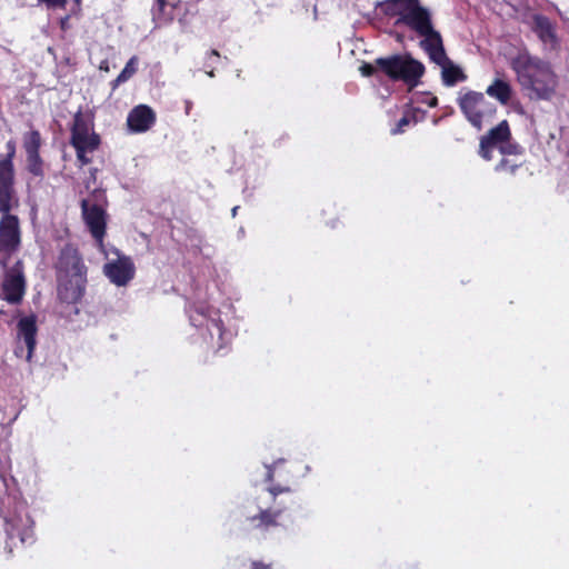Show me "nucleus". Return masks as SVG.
Segmentation results:
<instances>
[{
	"instance_id": "1",
	"label": "nucleus",
	"mask_w": 569,
	"mask_h": 569,
	"mask_svg": "<svg viewBox=\"0 0 569 569\" xmlns=\"http://www.w3.org/2000/svg\"><path fill=\"white\" fill-rule=\"evenodd\" d=\"M510 68L531 100L549 101L556 94L558 77L549 62L528 52H520L511 60Z\"/></svg>"
},
{
	"instance_id": "2",
	"label": "nucleus",
	"mask_w": 569,
	"mask_h": 569,
	"mask_svg": "<svg viewBox=\"0 0 569 569\" xmlns=\"http://www.w3.org/2000/svg\"><path fill=\"white\" fill-rule=\"evenodd\" d=\"M363 77L386 76L393 82L402 81L409 89L416 88L426 72L423 63L410 54L380 57L373 62H363L359 68Z\"/></svg>"
},
{
	"instance_id": "3",
	"label": "nucleus",
	"mask_w": 569,
	"mask_h": 569,
	"mask_svg": "<svg viewBox=\"0 0 569 569\" xmlns=\"http://www.w3.org/2000/svg\"><path fill=\"white\" fill-rule=\"evenodd\" d=\"M385 11L398 16V22L427 39L438 31L433 29L430 11L419 0H386Z\"/></svg>"
},
{
	"instance_id": "4",
	"label": "nucleus",
	"mask_w": 569,
	"mask_h": 569,
	"mask_svg": "<svg viewBox=\"0 0 569 569\" xmlns=\"http://www.w3.org/2000/svg\"><path fill=\"white\" fill-rule=\"evenodd\" d=\"M54 268L58 273L78 279L76 286L66 288V292L61 293V298L72 303L80 301L83 297L84 284L87 282V267L76 244L66 243L60 249Z\"/></svg>"
},
{
	"instance_id": "5",
	"label": "nucleus",
	"mask_w": 569,
	"mask_h": 569,
	"mask_svg": "<svg viewBox=\"0 0 569 569\" xmlns=\"http://www.w3.org/2000/svg\"><path fill=\"white\" fill-rule=\"evenodd\" d=\"M458 106L468 122L480 131L485 123L492 121L497 107L488 101L482 92L469 90L457 99Z\"/></svg>"
},
{
	"instance_id": "6",
	"label": "nucleus",
	"mask_w": 569,
	"mask_h": 569,
	"mask_svg": "<svg viewBox=\"0 0 569 569\" xmlns=\"http://www.w3.org/2000/svg\"><path fill=\"white\" fill-rule=\"evenodd\" d=\"M187 311L191 325L196 328L206 327L211 339L217 337V348H223L226 329L220 311L204 301L189 305Z\"/></svg>"
},
{
	"instance_id": "7",
	"label": "nucleus",
	"mask_w": 569,
	"mask_h": 569,
	"mask_svg": "<svg viewBox=\"0 0 569 569\" xmlns=\"http://www.w3.org/2000/svg\"><path fill=\"white\" fill-rule=\"evenodd\" d=\"M22 246L19 217H0V267L7 268Z\"/></svg>"
},
{
	"instance_id": "8",
	"label": "nucleus",
	"mask_w": 569,
	"mask_h": 569,
	"mask_svg": "<svg viewBox=\"0 0 569 569\" xmlns=\"http://www.w3.org/2000/svg\"><path fill=\"white\" fill-rule=\"evenodd\" d=\"M3 280L0 286V298L8 303L19 305L26 293V277L22 260H17L13 266L1 268Z\"/></svg>"
},
{
	"instance_id": "9",
	"label": "nucleus",
	"mask_w": 569,
	"mask_h": 569,
	"mask_svg": "<svg viewBox=\"0 0 569 569\" xmlns=\"http://www.w3.org/2000/svg\"><path fill=\"white\" fill-rule=\"evenodd\" d=\"M4 531L7 535L4 550L8 556H11L13 548L17 547L16 540L23 546L31 543L34 540L33 535V522L30 517H21L20 515H13L4 518Z\"/></svg>"
},
{
	"instance_id": "10",
	"label": "nucleus",
	"mask_w": 569,
	"mask_h": 569,
	"mask_svg": "<svg viewBox=\"0 0 569 569\" xmlns=\"http://www.w3.org/2000/svg\"><path fill=\"white\" fill-rule=\"evenodd\" d=\"M43 139L39 130L32 129L22 136V148L26 152V169L37 178L44 177V160L40 154Z\"/></svg>"
},
{
	"instance_id": "11",
	"label": "nucleus",
	"mask_w": 569,
	"mask_h": 569,
	"mask_svg": "<svg viewBox=\"0 0 569 569\" xmlns=\"http://www.w3.org/2000/svg\"><path fill=\"white\" fill-rule=\"evenodd\" d=\"M81 210L91 236L99 244H102L107 229L106 210L97 203H90L87 199L81 200Z\"/></svg>"
},
{
	"instance_id": "12",
	"label": "nucleus",
	"mask_w": 569,
	"mask_h": 569,
	"mask_svg": "<svg viewBox=\"0 0 569 569\" xmlns=\"http://www.w3.org/2000/svg\"><path fill=\"white\" fill-rule=\"evenodd\" d=\"M104 274L118 287L127 286L136 274V267L130 257L123 256L103 267Z\"/></svg>"
},
{
	"instance_id": "13",
	"label": "nucleus",
	"mask_w": 569,
	"mask_h": 569,
	"mask_svg": "<svg viewBox=\"0 0 569 569\" xmlns=\"http://www.w3.org/2000/svg\"><path fill=\"white\" fill-rule=\"evenodd\" d=\"M14 183L16 173L0 172V217H18L12 213L19 207Z\"/></svg>"
},
{
	"instance_id": "14",
	"label": "nucleus",
	"mask_w": 569,
	"mask_h": 569,
	"mask_svg": "<svg viewBox=\"0 0 569 569\" xmlns=\"http://www.w3.org/2000/svg\"><path fill=\"white\" fill-rule=\"evenodd\" d=\"M18 338L23 340L26 350V360L32 359L37 346V317L34 315L22 317L17 325Z\"/></svg>"
},
{
	"instance_id": "15",
	"label": "nucleus",
	"mask_w": 569,
	"mask_h": 569,
	"mask_svg": "<svg viewBox=\"0 0 569 569\" xmlns=\"http://www.w3.org/2000/svg\"><path fill=\"white\" fill-rule=\"evenodd\" d=\"M156 122L154 111L147 104L134 107L128 114L127 124L133 132H146Z\"/></svg>"
},
{
	"instance_id": "16",
	"label": "nucleus",
	"mask_w": 569,
	"mask_h": 569,
	"mask_svg": "<svg viewBox=\"0 0 569 569\" xmlns=\"http://www.w3.org/2000/svg\"><path fill=\"white\" fill-rule=\"evenodd\" d=\"M531 30L543 44L550 46L552 49L558 47L559 41L556 32V26L548 17L539 13L533 14Z\"/></svg>"
},
{
	"instance_id": "17",
	"label": "nucleus",
	"mask_w": 569,
	"mask_h": 569,
	"mask_svg": "<svg viewBox=\"0 0 569 569\" xmlns=\"http://www.w3.org/2000/svg\"><path fill=\"white\" fill-rule=\"evenodd\" d=\"M70 144L74 148L77 160L82 167L92 162V158L89 157L88 153H92L99 149L101 138L97 132L92 131L91 134L80 137L79 140L70 139Z\"/></svg>"
},
{
	"instance_id": "18",
	"label": "nucleus",
	"mask_w": 569,
	"mask_h": 569,
	"mask_svg": "<svg viewBox=\"0 0 569 569\" xmlns=\"http://www.w3.org/2000/svg\"><path fill=\"white\" fill-rule=\"evenodd\" d=\"M282 512V509H260L257 515L248 517V521L251 523L253 529L259 530L262 533H267L271 529L282 526L280 521Z\"/></svg>"
},
{
	"instance_id": "19",
	"label": "nucleus",
	"mask_w": 569,
	"mask_h": 569,
	"mask_svg": "<svg viewBox=\"0 0 569 569\" xmlns=\"http://www.w3.org/2000/svg\"><path fill=\"white\" fill-rule=\"evenodd\" d=\"M420 47L428 53L430 60L441 68L451 61L446 53L441 34L439 32L433 36L422 39Z\"/></svg>"
},
{
	"instance_id": "20",
	"label": "nucleus",
	"mask_w": 569,
	"mask_h": 569,
	"mask_svg": "<svg viewBox=\"0 0 569 569\" xmlns=\"http://www.w3.org/2000/svg\"><path fill=\"white\" fill-rule=\"evenodd\" d=\"M486 93L495 98L501 104L506 106L512 98V87L509 81L496 78L490 86L487 87Z\"/></svg>"
},
{
	"instance_id": "21",
	"label": "nucleus",
	"mask_w": 569,
	"mask_h": 569,
	"mask_svg": "<svg viewBox=\"0 0 569 569\" xmlns=\"http://www.w3.org/2000/svg\"><path fill=\"white\" fill-rule=\"evenodd\" d=\"M495 147L510 141L511 131L507 120H502L496 127L491 128L485 136L481 137Z\"/></svg>"
},
{
	"instance_id": "22",
	"label": "nucleus",
	"mask_w": 569,
	"mask_h": 569,
	"mask_svg": "<svg viewBox=\"0 0 569 569\" xmlns=\"http://www.w3.org/2000/svg\"><path fill=\"white\" fill-rule=\"evenodd\" d=\"M93 131V122L78 111L73 117V124L70 129V139L79 140L80 137L89 136Z\"/></svg>"
},
{
	"instance_id": "23",
	"label": "nucleus",
	"mask_w": 569,
	"mask_h": 569,
	"mask_svg": "<svg viewBox=\"0 0 569 569\" xmlns=\"http://www.w3.org/2000/svg\"><path fill=\"white\" fill-rule=\"evenodd\" d=\"M441 79L446 87H452L458 82L465 81L467 76L460 67L456 66L452 61H449L441 68Z\"/></svg>"
},
{
	"instance_id": "24",
	"label": "nucleus",
	"mask_w": 569,
	"mask_h": 569,
	"mask_svg": "<svg viewBox=\"0 0 569 569\" xmlns=\"http://www.w3.org/2000/svg\"><path fill=\"white\" fill-rule=\"evenodd\" d=\"M279 462H276L273 465L267 466V473H266V481L271 483L267 490L272 496L273 502L276 501V498L286 492H290L291 489L288 485H280V483H273L274 477L277 471L279 470Z\"/></svg>"
},
{
	"instance_id": "25",
	"label": "nucleus",
	"mask_w": 569,
	"mask_h": 569,
	"mask_svg": "<svg viewBox=\"0 0 569 569\" xmlns=\"http://www.w3.org/2000/svg\"><path fill=\"white\" fill-rule=\"evenodd\" d=\"M139 59L137 56H132L128 62L126 63L122 71L118 74V77L111 81L112 90L117 89L121 83L128 81L138 70Z\"/></svg>"
},
{
	"instance_id": "26",
	"label": "nucleus",
	"mask_w": 569,
	"mask_h": 569,
	"mask_svg": "<svg viewBox=\"0 0 569 569\" xmlns=\"http://www.w3.org/2000/svg\"><path fill=\"white\" fill-rule=\"evenodd\" d=\"M7 153L6 156L0 159V172L3 173H16L14 172V164L13 159L16 157V141L10 139L6 143Z\"/></svg>"
},
{
	"instance_id": "27",
	"label": "nucleus",
	"mask_w": 569,
	"mask_h": 569,
	"mask_svg": "<svg viewBox=\"0 0 569 569\" xmlns=\"http://www.w3.org/2000/svg\"><path fill=\"white\" fill-rule=\"evenodd\" d=\"M521 167V163L513 162L507 158H502L495 167L496 172L516 174L517 170Z\"/></svg>"
},
{
	"instance_id": "28",
	"label": "nucleus",
	"mask_w": 569,
	"mask_h": 569,
	"mask_svg": "<svg viewBox=\"0 0 569 569\" xmlns=\"http://www.w3.org/2000/svg\"><path fill=\"white\" fill-rule=\"evenodd\" d=\"M493 148L495 146L493 144H490L488 141H486L485 139L480 138V143H479V156L486 160V161H490L492 159V151H493Z\"/></svg>"
},
{
	"instance_id": "29",
	"label": "nucleus",
	"mask_w": 569,
	"mask_h": 569,
	"mask_svg": "<svg viewBox=\"0 0 569 569\" xmlns=\"http://www.w3.org/2000/svg\"><path fill=\"white\" fill-rule=\"evenodd\" d=\"M502 154H521L522 148L518 143L505 142L499 147Z\"/></svg>"
},
{
	"instance_id": "30",
	"label": "nucleus",
	"mask_w": 569,
	"mask_h": 569,
	"mask_svg": "<svg viewBox=\"0 0 569 569\" xmlns=\"http://www.w3.org/2000/svg\"><path fill=\"white\" fill-rule=\"evenodd\" d=\"M412 120H413L412 117L405 114L403 117H401L398 120L396 127L391 130V133L398 134V133L403 132L405 127L409 126Z\"/></svg>"
},
{
	"instance_id": "31",
	"label": "nucleus",
	"mask_w": 569,
	"mask_h": 569,
	"mask_svg": "<svg viewBox=\"0 0 569 569\" xmlns=\"http://www.w3.org/2000/svg\"><path fill=\"white\" fill-rule=\"evenodd\" d=\"M249 569H273V562H264L262 560H251Z\"/></svg>"
},
{
	"instance_id": "32",
	"label": "nucleus",
	"mask_w": 569,
	"mask_h": 569,
	"mask_svg": "<svg viewBox=\"0 0 569 569\" xmlns=\"http://www.w3.org/2000/svg\"><path fill=\"white\" fill-rule=\"evenodd\" d=\"M39 1L44 2L47 6L52 7V8L64 7V4L67 3V0H39Z\"/></svg>"
},
{
	"instance_id": "33",
	"label": "nucleus",
	"mask_w": 569,
	"mask_h": 569,
	"mask_svg": "<svg viewBox=\"0 0 569 569\" xmlns=\"http://www.w3.org/2000/svg\"><path fill=\"white\" fill-rule=\"evenodd\" d=\"M212 57H213V58L219 59V58H220V53H219V51H218V50H216V49H212V50L209 52V58H212Z\"/></svg>"
},
{
	"instance_id": "34",
	"label": "nucleus",
	"mask_w": 569,
	"mask_h": 569,
	"mask_svg": "<svg viewBox=\"0 0 569 569\" xmlns=\"http://www.w3.org/2000/svg\"><path fill=\"white\" fill-rule=\"evenodd\" d=\"M437 104H438V98L437 97H432L430 99V101L428 102V106L431 107V108L437 107Z\"/></svg>"
},
{
	"instance_id": "35",
	"label": "nucleus",
	"mask_w": 569,
	"mask_h": 569,
	"mask_svg": "<svg viewBox=\"0 0 569 569\" xmlns=\"http://www.w3.org/2000/svg\"><path fill=\"white\" fill-rule=\"evenodd\" d=\"M14 353L17 357H23L24 350L22 347H17Z\"/></svg>"
},
{
	"instance_id": "36",
	"label": "nucleus",
	"mask_w": 569,
	"mask_h": 569,
	"mask_svg": "<svg viewBox=\"0 0 569 569\" xmlns=\"http://www.w3.org/2000/svg\"><path fill=\"white\" fill-rule=\"evenodd\" d=\"M156 1H157L158 7L160 8V10H162L166 6V0H156Z\"/></svg>"
},
{
	"instance_id": "37",
	"label": "nucleus",
	"mask_w": 569,
	"mask_h": 569,
	"mask_svg": "<svg viewBox=\"0 0 569 569\" xmlns=\"http://www.w3.org/2000/svg\"><path fill=\"white\" fill-rule=\"evenodd\" d=\"M100 69H104L106 71H108V70H109V67L100 66Z\"/></svg>"
},
{
	"instance_id": "38",
	"label": "nucleus",
	"mask_w": 569,
	"mask_h": 569,
	"mask_svg": "<svg viewBox=\"0 0 569 569\" xmlns=\"http://www.w3.org/2000/svg\"><path fill=\"white\" fill-rule=\"evenodd\" d=\"M100 69H104L106 71H108V70H109V67L100 66Z\"/></svg>"
},
{
	"instance_id": "39",
	"label": "nucleus",
	"mask_w": 569,
	"mask_h": 569,
	"mask_svg": "<svg viewBox=\"0 0 569 569\" xmlns=\"http://www.w3.org/2000/svg\"><path fill=\"white\" fill-rule=\"evenodd\" d=\"M100 69H104L106 71H108V70H109V67L100 66Z\"/></svg>"
},
{
	"instance_id": "40",
	"label": "nucleus",
	"mask_w": 569,
	"mask_h": 569,
	"mask_svg": "<svg viewBox=\"0 0 569 569\" xmlns=\"http://www.w3.org/2000/svg\"><path fill=\"white\" fill-rule=\"evenodd\" d=\"M208 76H209V77H213V76H214L213 70L209 71V72H208Z\"/></svg>"
},
{
	"instance_id": "41",
	"label": "nucleus",
	"mask_w": 569,
	"mask_h": 569,
	"mask_svg": "<svg viewBox=\"0 0 569 569\" xmlns=\"http://www.w3.org/2000/svg\"><path fill=\"white\" fill-rule=\"evenodd\" d=\"M233 216L237 213V207L232 209Z\"/></svg>"
}]
</instances>
